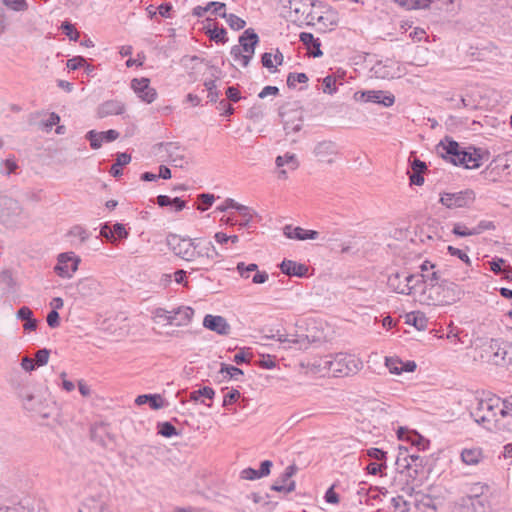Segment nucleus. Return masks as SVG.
<instances>
[{
  "mask_svg": "<svg viewBox=\"0 0 512 512\" xmlns=\"http://www.w3.org/2000/svg\"><path fill=\"white\" fill-rule=\"evenodd\" d=\"M32 316L33 312L27 306L21 307L16 313L18 319L25 321L23 325L25 331H35L37 328L38 321Z\"/></svg>",
  "mask_w": 512,
  "mask_h": 512,
  "instance_id": "obj_24",
  "label": "nucleus"
},
{
  "mask_svg": "<svg viewBox=\"0 0 512 512\" xmlns=\"http://www.w3.org/2000/svg\"><path fill=\"white\" fill-rule=\"evenodd\" d=\"M297 471L296 465L292 464L286 467L285 472L280 476L278 480L271 486V489L277 492L290 493L295 490V481L291 478Z\"/></svg>",
  "mask_w": 512,
  "mask_h": 512,
  "instance_id": "obj_13",
  "label": "nucleus"
},
{
  "mask_svg": "<svg viewBox=\"0 0 512 512\" xmlns=\"http://www.w3.org/2000/svg\"><path fill=\"white\" fill-rule=\"evenodd\" d=\"M240 397V392L236 389L229 391L223 400V406H227L232 402H235Z\"/></svg>",
  "mask_w": 512,
  "mask_h": 512,
  "instance_id": "obj_60",
  "label": "nucleus"
},
{
  "mask_svg": "<svg viewBox=\"0 0 512 512\" xmlns=\"http://www.w3.org/2000/svg\"><path fill=\"white\" fill-rule=\"evenodd\" d=\"M447 250L450 255L459 258L460 260H462L465 264H467L469 266L471 265V260H470L469 256L464 251H462L458 248H455L453 246H448Z\"/></svg>",
  "mask_w": 512,
  "mask_h": 512,
  "instance_id": "obj_49",
  "label": "nucleus"
},
{
  "mask_svg": "<svg viewBox=\"0 0 512 512\" xmlns=\"http://www.w3.org/2000/svg\"><path fill=\"white\" fill-rule=\"evenodd\" d=\"M131 87L138 97L146 103H152L157 96L156 90L150 87V80L148 78L133 79Z\"/></svg>",
  "mask_w": 512,
  "mask_h": 512,
  "instance_id": "obj_12",
  "label": "nucleus"
},
{
  "mask_svg": "<svg viewBox=\"0 0 512 512\" xmlns=\"http://www.w3.org/2000/svg\"><path fill=\"white\" fill-rule=\"evenodd\" d=\"M172 326H187L191 323L194 316V310L189 306H178L170 310Z\"/></svg>",
  "mask_w": 512,
  "mask_h": 512,
  "instance_id": "obj_14",
  "label": "nucleus"
},
{
  "mask_svg": "<svg viewBox=\"0 0 512 512\" xmlns=\"http://www.w3.org/2000/svg\"><path fill=\"white\" fill-rule=\"evenodd\" d=\"M411 167L414 173H423L427 169L425 162L417 158L412 161Z\"/></svg>",
  "mask_w": 512,
  "mask_h": 512,
  "instance_id": "obj_64",
  "label": "nucleus"
},
{
  "mask_svg": "<svg viewBox=\"0 0 512 512\" xmlns=\"http://www.w3.org/2000/svg\"><path fill=\"white\" fill-rule=\"evenodd\" d=\"M22 206L20 203L7 195H0V223L8 228L18 224Z\"/></svg>",
  "mask_w": 512,
  "mask_h": 512,
  "instance_id": "obj_6",
  "label": "nucleus"
},
{
  "mask_svg": "<svg viewBox=\"0 0 512 512\" xmlns=\"http://www.w3.org/2000/svg\"><path fill=\"white\" fill-rule=\"evenodd\" d=\"M2 3L15 12H24L28 9L26 0H2Z\"/></svg>",
  "mask_w": 512,
  "mask_h": 512,
  "instance_id": "obj_39",
  "label": "nucleus"
},
{
  "mask_svg": "<svg viewBox=\"0 0 512 512\" xmlns=\"http://www.w3.org/2000/svg\"><path fill=\"white\" fill-rule=\"evenodd\" d=\"M111 230L113 231V236L116 234L120 239L126 238L128 236L127 230L121 223L114 224Z\"/></svg>",
  "mask_w": 512,
  "mask_h": 512,
  "instance_id": "obj_61",
  "label": "nucleus"
},
{
  "mask_svg": "<svg viewBox=\"0 0 512 512\" xmlns=\"http://www.w3.org/2000/svg\"><path fill=\"white\" fill-rule=\"evenodd\" d=\"M406 323L421 331L427 327V318L423 313L411 312L406 315Z\"/></svg>",
  "mask_w": 512,
  "mask_h": 512,
  "instance_id": "obj_30",
  "label": "nucleus"
},
{
  "mask_svg": "<svg viewBox=\"0 0 512 512\" xmlns=\"http://www.w3.org/2000/svg\"><path fill=\"white\" fill-rule=\"evenodd\" d=\"M210 39L216 42H225L226 41V30L224 28H215L209 31Z\"/></svg>",
  "mask_w": 512,
  "mask_h": 512,
  "instance_id": "obj_53",
  "label": "nucleus"
},
{
  "mask_svg": "<svg viewBox=\"0 0 512 512\" xmlns=\"http://www.w3.org/2000/svg\"><path fill=\"white\" fill-rule=\"evenodd\" d=\"M118 137L119 132L113 129H110L105 132H97L95 130H90L86 134V139L90 142V146L93 149H99L104 141L112 142L115 141Z\"/></svg>",
  "mask_w": 512,
  "mask_h": 512,
  "instance_id": "obj_15",
  "label": "nucleus"
},
{
  "mask_svg": "<svg viewBox=\"0 0 512 512\" xmlns=\"http://www.w3.org/2000/svg\"><path fill=\"white\" fill-rule=\"evenodd\" d=\"M403 277L404 272L391 273L388 277L387 285L392 291L398 294L409 295V288H407Z\"/></svg>",
  "mask_w": 512,
  "mask_h": 512,
  "instance_id": "obj_21",
  "label": "nucleus"
},
{
  "mask_svg": "<svg viewBox=\"0 0 512 512\" xmlns=\"http://www.w3.org/2000/svg\"><path fill=\"white\" fill-rule=\"evenodd\" d=\"M504 259L495 258L490 262V268L495 274L504 273L506 269H502V265L504 264Z\"/></svg>",
  "mask_w": 512,
  "mask_h": 512,
  "instance_id": "obj_59",
  "label": "nucleus"
},
{
  "mask_svg": "<svg viewBox=\"0 0 512 512\" xmlns=\"http://www.w3.org/2000/svg\"><path fill=\"white\" fill-rule=\"evenodd\" d=\"M214 394L215 392L211 387L205 386L199 390L191 392L190 399L192 401H198L200 397L212 399L214 397Z\"/></svg>",
  "mask_w": 512,
  "mask_h": 512,
  "instance_id": "obj_41",
  "label": "nucleus"
},
{
  "mask_svg": "<svg viewBox=\"0 0 512 512\" xmlns=\"http://www.w3.org/2000/svg\"><path fill=\"white\" fill-rule=\"evenodd\" d=\"M495 228L496 227H495L494 222L482 220L478 223V225L476 227L473 228V231L476 232V235H479L482 232L487 231V230H495Z\"/></svg>",
  "mask_w": 512,
  "mask_h": 512,
  "instance_id": "obj_51",
  "label": "nucleus"
},
{
  "mask_svg": "<svg viewBox=\"0 0 512 512\" xmlns=\"http://www.w3.org/2000/svg\"><path fill=\"white\" fill-rule=\"evenodd\" d=\"M499 410H501L500 398L478 399L476 407L472 408L470 415L476 423L490 431L512 432V422H508L500 416Z\"/></svg>",
  "mask_w": 512,
  "mask_h": 512,
  "instance_id": "obj_3",
  "label": "nucleus"
},
{
  "mask_svg": "<svg viewBox=\"0 0 512 512\" xmlns=\"http://www.w3.org/2000/svg\"><path fill=\"white\" fill-rule=\"evenodd\" d=\"M463 293L456 283L444 278L440 271H433L420 294V302L433 306L450 305L460 300Z\"/></svg>",
  "mask_w": 512,
  "mask_h": 512,
  "instance_id": "obj_2",
  "label": "nucleus"
},
{
  "mask_svg": "<svg viewBox=\"0 0 512 512\" xmlns=\"http://www.w3.org/2000/svg\"><path fill=\"white\" fill-rule=\"evenodd\" d=\"M401 365H402V362L397 359L386 358V366L389 369V371L393 374L401 373V369H400Z\"/></svg>",
  "mask_w": 512,
  "mask_h": 512,
  "instance_id": "obj_54",
  "label": "nucleus"
},
{
  "mask_svg": "<svg viewBox=\"0 0 512 512\" xmlns=\"http://www.w3.org/2000/svg\"><path fill=\"white\" fill-rule=\"evenodd\" d=\"M158 433L164 437L178 435L177 429L170 422H163L158 425Z\"/></svg>",
  "mask_w": 512,
  "mask_h": 512,
  "instance_id": "obj_45",
  "label": "nucleus"
},
{
  "mask_svg": "<svg viewBox=\"0 0 512 512\" xmlns=\"http://www.w3.org/2000/svg\"><path fill=\"white\" fill-rule=\"evenodd\" d=\"M475 198L472 190H464L456 193H444L440 197L442 205L449 209L468 206Z\"/></svg>",
  "mask_w": 512,
  "mask_h": 512,
  "instance_id": "obj_9",
  "label": "nucleus"
},
{
  "mask_svg": "<svg viewBox=\"0 0 512 512\" xmlns=\"http://www.w3.org/2000/svg\"><path fill=\"white\" fill-rule=\"evenodd\" d=\"M338 21V12L335 9L322 4V25L331 31L333 30V27L338 24Z\"/></svg>",
  "mask_w": 512,
  "mask_h": 512,
  "instance_id": "obj_25",
  "label": "nucleus"
},
{
  "mask_svg": "<svg viewBox=\"0 0 512 512\" xmlns=\"http://www.w3.org/2000/svg\"><path fill=\"white\" fill-rule=\"evenodd\" d=\"M300 40L308 47L309 53L313 57L320 56V42L318 38H314L312 33L302 32Z\"/></svg>",
  "mask_w": 512,
  "mask_h": 512,
  "instance_id": "obj_26",
  "label": "nucleus"
},
{
  "mask_svg": "<svg viewBox=\"0 0 512 512\" xmlns=\"http://www.w3.org/2000/svg\"><path fill=\"white\" fill-rule=\"evenodd\" d=\"M283 233L287 238L297 240L316 239L318 237V231L305 230L301 227H292L291 225H286L283 228Z\"/></svg>",
  "mask_w": 512,
  "mask_h": 512,
  "instance_id": "obj_19",
  "label": "nucleus"
},
{
  "mask_svg": "<svg viewBox=\"0 0 512 512\" xmlns=\"http://www.w3.org/2000/svg\"><path fill=\"white\" fill-rule=\"evenodd\" d=\"M204 86L206 87V89L208 91L207 97L209 98V100L211 102H216L220 95V92L217 90V87H216V80L213 79V80L205 81Z\"/></svg>",
  "mask_w": 512,
  "mask_h": 512,
  "instance_id": "obj_44",
  "label": "nucleus"
},
{
  "mask_svg": "<svg viewBox=\"0 0 512 512\" xmlns=\"http://www.w3.org/2000/svg\"><path fill=\"white\" fill-rule=\"evenodd\" d=\"M280 269L286 275L298 277L304 276L308 271L307 266L286 259L280 264Z\"/></svg>",
  "mask_w": 512,
  "mask_h": 512,
  "instance_id": "obj_22",
  "label": "nucleus"
},
{
  "mask_svg": "<svg viewBox=\"0 0 512 512\" xmlns=\"http://www.w3.org/2000/svg\"><path fill=\"white\" fill-rule=\"evenodd\" d=\"M277 168H282L285 165L289 170H296L298 167V161L294 154L286 153L283 156H278L275 160Z\"/></svg>",
  "mask_w": 512,
  "mask_h": 512,
  "instance_id": "obj_35",
  "label": "nucleus"
},
{
  "mask_svg": "<svg viewBox=\"0 0 512 512\" xmlns=\"http://www.w3.org/2000/svg\"><path fill=\"white\" fill-rule=\"evenodd\" d=\"M203 326L220 335H228L230 333V325L222 316L206 315L203 320Z\"/></svg>",
  "mask_w": 512,
  "mask_h": 512,
  "instance_id": "obj_16",
  "label": "nucleus"
},
{
  "mask_svg": "<svg viewBox=\"0 0 512 512\" xmlns=\"http://www.w3.org/2000/svg\"><path fill=\"white\" fill-rule=\"evenodd\" d=\"M492 352V358L494 364L496 365H507L511 362V359L507 360V345L503 343V346L497 341L492 340L489 346Z\"/></svg>",
  "mask_w": 512,
  "mask_h": 512,
  "instance_id": "obj_20",
  "label": "nucleus"
},
{
  "mask_svg": "<svg viewBox=\"0 0 512 512\" xmlns=\"http://www.w3.org/2000/svg\"><path fill=\"white\" fill-rule=\"evenodd\" d=\"M461 458L467 465H476L482 458V451L479 448L464 449Z\"/></svg>",
  "mask_w": 512,
  "mask_h": 512,
  "instance_id": "obj_31",
  "label": "nucleus"
},
{
  "mask_svg": "<svg viewBox=\"0 0 512 512\" xmlns=\"http://www.w3.org/2000/svg\"><path fill=\"white\" fill-rule=\"evenodd\" d=\"M439 147L443 152L441 155L444 159L449 160L455 166H463L467 169L479 168L484 159H488L489 154L482 149L475 147L462 148L460 144L450 137L441 140Z\"/></svg>",
  "mask_w": 512,
  "mask_h": 512,
  "instance_id": "obj_4",
  "label": "nucleus"
},
{
  "mask_svg": "<svg viewBox=\"0 0 512 512\" xmlns=\"http://www.w3.org/2000/svg\"><path fill=\"white\" fill-rule=\"evenodd\" d=\"M375 74L377 77L382 79H392L396 77V72L390 69L386 65H382L381 63H378L374 67Z\"/></svg>",
  "mask_w": 512,
  "mask_h": 512,
  "instance_id": "obj_38",
  "label": "nucleus"
},
{
  "mask_svg": "<svg viewBox=\"0 0 512 512\" xmlns=\"http://www.w3.org/2000/svg\"><path fill=\"white\" fill-rule=\"evenodd\" d=\"M259 42V37L255 33L252 28H249L244 31V33L239 37V44L241 46L242 52L245 54L242 57V66H248L250 60L252 59L255 47Z\"/></svg>",
  "mask_w": 512,
  "mask_h": 512,
  "instance_id": "obj_10",
  "label": "nucleus"
},
{
  "mask_svg": "<svg viewBox=\"0 0 512 512\" xmlns=\"http://www.w3.org/2000/svg\"><path fill=\"white\" fill-rule=\"evenodd\" d=\"M308 76L305 73H289L287 76V86L295 88L297 83H306Z\"/></svg>",
  "mask_w": 512,
  "mask_h": 512,
  "instance_id": "obj_42",
  "label": "nucleus"
},
{
  "mask_svg": "<svg viewBox=\"0 0 512 512\" xmlns=\"http://www.w3.org/2000/svg\"><path fill=\"white\" fill-rule=\"evenodd\" d=\"M339 485L333 484L331 485L324 494V501L328 505H339L341 502V495L338 492Z\"/></svg>",
  "mask_w": 512,
  "mask_h": 512,
  "instance_id": "obj_36",
  "label": "nucleus"
},
{
  "mask_svg": "<svg viewBox=\"0 0 512 512\" xmlns=\"http://www.w3.org/2000/svg\"><path fill=\"white\" fill-rule=\"evenodd\" d=\"M125 111V105L118 100H107L97 108V117L102 119L108 116L120 115Z\"/></svg>",
  "mask_w": 512,
  "mask_h": 512,
  "instance_id": "obj_17",
  "label": "nucleus"
},
{
  "mask_svg": "<svg viewBox=\"0 0 512 512\" xmlns=\"http://www.w3.org/2000/svg\"><path fill=\"white\" fill-rule=\"evenodd\" d=\"M363 368V361L353 354L335 353L325 356L322 370L324 376L343 378L356 375Z\"/></svg>",
  "mask_w": 512,
  "mask_h": 512,
  "instance_id": "obj_5",
  "label": "nucleus"
},
{
  "mask_svg": "<svg viewBox=\"0 0 512 512\" xmlns=\"http://www.w3.org/2000/svg\"><path fill=\"white\" fill-rule=\"evenodd\" d=\"M241 478L245 480H255L262 478V476L259 474V470L246 468L241 472Z\"/></svg>",
  "mask_w": 512,
  "mask_h": 512,
  "instance_id": "obj_56",
  "label": "nucleus"
},
{
  "mask_svg": "<svg viewBox=\"0 0 512 512\" xmlns=\"http://www.w3.org/2000/svg\"><path fill=\"white\" fill-rule=\"evenodd\" d=\"M219 16L226 19L228 25L233 30L243 29L246 25V22L235 14H227L223 11V13L219 14Z\"/></svg>",
  "mask_w": 512,
  "mask_h": 512,
  "instance_id": "obj_37",
  "label": "nucleus"
},
{
  "mask_svg": "<svg viewBox=\"0 0 512 512\" xmlns=\"http://www.w3.org/2000/svg\"><path fill=\"white\" fill-rule=\"evenodd\" d=\"M59 313L56 310H51L47 315V324L51 328H56L60 324Z\"/></svg>",
  "mask_w": 512,
  "mask_h": 512,
  "instance_id": "obj_57",
  "label": "nucleus"
},
{
  "mask_svg": "<svg viewBox=\"0 0 512 512\" xmlns=\"http://www.w3.org/2000/svg\"><path fill=\"white\" fill-rule=\"evenodd\" d=\"M161 157L166 156L175 167H183L185 164L184 149L174 142L158 143L154 147Z\"/></svg>",
  "mask_w": 512,
  "mask_h": 512,
  "instance_id": "obj_8",
  "label": "nucleus"
},
{
  "mask_svg": "<svg viewBox=\"0 0 512 512\" xmlns=\"http://www.w3.org/2000/svg\"><path fill=\"white\" fill-rule=\"evenodd\" d=\"M229 208H233L236 210H245V205L239 204L231 198H227L224 202V205L219 206L218 210L224 212Z\"/></svg>",
  "mask_w": 512,
  "mask_h": 512,
  "instance_id": "obj_52",
  "label": "nucleus"
},
{
  "mask_svg": "<svg viewBox=\"0 0 512 512\" xmlns=\"http://www.w3.org/2000/svg\"><path fill=\"white\" fill-rule=\"evenodd\" d=\"M330 249L332 251L344 254H357L360 250L356 240H350L345 243L332 245Z\"/></svg>",
  "mask_w": 512,
  "mask_h": 512,
  "instance_id": "obj_32",
  "label": "nucleus"
},
{
  "mask_svg": "<svg viewBox=\"0 0 512 512\" xmlns=\"http://www.w3.org/2000/svg\"><path fill=\"white\" fill-rule=\"evenodd\" d=\"M100 289V283L92 278H85L79 281L77 284V291L83 297L92 296L98 293Z\"/></svg>",
  "mask_w": 512,
  "mask_h": 512,
  "instance_id": "obj_23",
  "label": "nucleus"
},
{
  "mask_svg": "<svg viewBox=\"0 0 512 512\" xmlns=\"http://www.w3.org/2000/svg\"><path fill=\"white\" fill-rule=\"evenodd\" d=\"M236 269L242 278L248 279L250 277L251 272L258 271V266H257V264H254V263L245 265V263L240 262L237 264Z\"/></svg>",
  "mask_w": 512,
  "mask_h": 512,
  "instance_id": "obj_40",
  "label": "nucleus"
},
{
  "mask_svg": "<svg viewBox=\"0 0 512 512\" xmlns=\"http://www.w3.org/2000/svg\"><path fill=\"white\" fill-rule=\"evenodd\" d=\"M170 314H171L170 310L159 307L153 311L152 319H153L154 323L157 325H162V326L171 325Z\"/></svg>",
  "mask_w": 512,
  "mask_h": 512,
  "instance_id": "obj_34",
  "label": "nucleus"
},
{
  "mask_svg": "<svg viewBox=\"0 0 512 512\" xmlns=\"http://www.w3.org/2000/svg\"><path fill=\"white\" fill-rule=\"evenodd\" d=\"M62 29L65 32V34L69 37L72 41H77L80 34L77 32L74 28V26L69 22H63L62 23Z\"/></svg>",
  "mask_w": 512,
  "mask_h": 512,
  "instance_id": "obj_50",
  "label": "nucleus"
},
{
  "mask_svg": "<svg viewBox=\"0 0 512 512\" xmlns=\"http://www.w3.org/2000/svg\"><path fill=\"white\" fill-rule=\"evenodd\" d=\"M391 504L395 510H399L400 512H408L409 511V503L404 499L403 496H396L391 499Z\"/></svg>",
  "mask_w": 512,
  "mask_h": 512,
  "instance_id": "obj_48",
  "label": "nucleus"
},
{
  "mask_svg": "<svg viewBox=\"0 0 512 512\" xmlns=\"http://www.w3.org/2000/svg\"><path fill=\"white\" fill-rule=\"evenodd\" d=\"M86 63V60L81 56H76L67 61V68L71 70H76L82 66H84Z\"/></svg>",
  "mask_w": 512,
  "mask_h": 512,
  "instance_id": "obj_55",
  "label": "nucleus"
},
{
  "mask_svg": "<svg viewBox=\"0 0 512 512\" xmlns=\"http://www.w3.org/2000/svg\"><path fill=\"white\" fill-rule=\"evenodd\" d=\"M226 96L229 100L233 102H237L241 99L239 90L233 86L227 88Z\"/></svg>",
  "mask_w": 512,
  "mask_h": 512,
  "instance_id": "obj_63",
  "label": "nucleus"
},
{
  "mask_svg": "<svg viewBox=\"0 0 512 512\" xmlns=\"http://www.w3.org/2000/svg\"><path fill=\"white\" fill-rule=\"evenodd\" d=\"M198 198L202 204L206 205V207L198 206V209L201 211H204L205 209H207V207L211 206L215 199L214 195L206 193L200 194Z\"/></svg>",
  "mask_w": 512,
  "mask_h": 512,
  "instance_id": "obj_58",
  "label": "nucleus"
},
{
  "mask_svg": "<svg viewBox=\"0 0 512 512\" xmlns=\"http://www.w3.org/2000/svg\"><path fill=\"white\" fill-rule=\"evenodd\" d=\"M137 405L149 404L154 410H158L163 407V399L159 394H144L139 395L135 399Z\"/></svg>",
  "mask_w": 512,
  "mask_h": 512,
  "instance_id": "obj_28",
  "label": "nucleus"
},
{
  "mask_svg": "<svg viewBox=\"0 0 512 512\" xmlns=\"http://www.w3.org/2000/svg\"><path fill=\"white\" fill-rule=\"evenodd\" d=\"M49 356H50V350L49 349L42 348V349L38 350L35 353V360H34L36 366H44V365H46L48 363Z\"/></svg>",
  "mask_w": 512,
  "mask_h": 512,
  "instance_id": "obj_47",
  "label": "nucleus"
},
{
  "mask_svg": "<svg viewBox=\"0 0 512 512\" xmlns=\"http://www.w3.org/2000/svg\"><path fill=\"white\" fill-rule=\"evenodd\" d=\"M281 116L283 118L284 130L286 131L287 135L300 131L302 127L300 112L291 110L289 112L281 113Z\"/></svg>",
  "mask_w": 512,
  "mask_h": 512,
  "instance_id": "obj_18",
  "label": "nucleus"
},
{
  "mask_svg": "<svg viewBox=\"0 0 512 512\" xmlns=\"http://www.w3.org/2000/svg\"><path fill=\"white\" fill-rule=\"evenodd\" d=\"M345 71L337 70L322 79V93L336 96L338 101H343L348 95L344 81Z\"/></svg>",
  "mask_w": 512,
  "mask_h": 512,
  "instance_id": "obj_7",
  "label": "nucleus"
},
{
  "mask_svg": "<svg viewBox=\"0 0 512 512\" xmlns=\"http://www.w3.org/2000/svg\"><path fill=\"white\" fill-rule=\"evenodd\" d=\"M21 367L26 372H32L36 368V364L33 359L29 358L28 356H25L21 360Z\"/></svg>",
  "mask_w": 512,
  "mask_h": 512,
  "instance_id": "obj_62",
  "label": "nucleus"
},
{
  "mask_svg": "<svg viewBox=\"0 0 512 512\" xmlns=\"http://www.w3.org/2000/svg\"><path fill=\"white\" fill-rule=\"evenodd\" d=\"M428 277H430V274H409L404 272L403 280L407 284V288H409V295L413 293L419 284L424 283L427 285Z\"/></svg>",
  "mask_w": 512,
  "mask_h": 512,
  "instance_id": "obj_27",
  "label": "nucleus"
},
{
  "mask_svg": "<svg viewBox=\"0 0 512 512\" xmlns=\"http://www.w3.org/2000/svg\"><path fill=\"white\" fill-rule=\"evenodd\" d=\"M338 154L337 146L331 141H322V162L331 164Z\"/></svg>",
  "mask_w": 512,
  "mask_h": 512,
  "instance_id": "obj_29",
  "label": "nucleus"
},
{
  "mask_svg": "<svg viewBox=\"0 0 512 512\" xmlns=\"http://www.w3.org/2000/svg\"><path fill=\"white\" fill-rule=\"evenodd\" d=\"M381 94H383V91H363V92H356L354 94V99L356 101H363V102H372V103H380V97Z\"/></svg>",
  "mask_w": 512,
  "mask_h": 512,
  "instance_id": "obj_33",
  "label": "nucleus"
},
{
  "mask_svg": "<svg viewBox=\"0 0 512 512\" xmlns=\"http://www.w3.org/2000/svg\"><path fill=\"white\" fill-rule=\"evenodd\" d=\"M80 259L69 255L68 253H62L58 256V264L55 266V272L60 277L70 278L73 273L77 271Z\"/></svg>",
  "mask_w": 512,
  "mask_h": 512,
  "instance_id": "obj_11",
  "label": "nucleus"
},
{
  "mask_svg": "<svg viewBox=\"0 0 512 512\" xmlns=\"http://www.w3.org/2000/svg\"><path fill=\"white\" fill-rule=\"evenodd\" d=\"M166 243L173 254L184 261L192 262L194 271H208L220 253L212 242L197 243L194 239L169 234Z\"/></svg>",
  "mask_w": 512,
  "mask_h": 512,
  "instance_id": "obj_1",
  "label": "nucleus"
},
{
  "mask_svg": "<svg viewBox=\"0 0 512 512\" xmlns=\"http://www.w3.org/2000/svg\"><path fill=\"white\" fill-rule=\"evenodd\" d=\"M452 233L459 237H467L476 235V232L473 231V228L469 229L466 225L462 223H455L453 226Z\"/></svg>",
  "mask_w": 512,
  "mask_h": 512,
  "instance_id": "obj_43",
  "label": "nucleus"
},
{
  "mask_svg": "<svg viewBox=\"0 0 512 512\" xmlns=\"http://www.w3.org/2000/svg\"><path fill=\"white\" fill-rule=\"evenodd\" d=\"M220 372L226 373L229 375L230 378L236 379V380L238 379V376L243 375V371L241 369H239L235 366H232V365L225 364V363L221 364Z\"/></svg>",
  "mask_w": 512,
  "mask_h": 512,
  "instance_id": "obj_46",
  "label": "nucleus"
}]
</instances>
